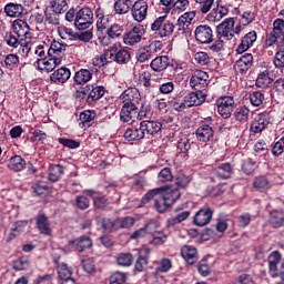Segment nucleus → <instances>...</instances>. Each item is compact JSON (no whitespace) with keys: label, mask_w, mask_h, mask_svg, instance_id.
<instances>
[{"label":"nucleus","mask_w":284,"mask_h":284,"mask_svg":"<svg viewBox=\"0 0 284 284\" xmlns=\"http://www.w3.org/2000/svg\"><path fill=\"white\" fill-rule=\"evenodd\" d=\"M48 60H43V65H44V70L47 72H52V70H54V68H57V65H61V58H57L53 55H48L47 57Z\"/></svg>","instance_id":"49"},{"label":"nucleus","mask_w":284,"mask_h":284,"mask_svg":"<svg viewBox=\"0 0 284 284\" xmlns=\"http://www.w3.org/2000/svg\"><path fill=\"white\" fill-rule=\"evenodd\" d=\"M17 50L22 57H29L30 51L32 50V43L30 41L22 40L20 41V45Z\"/></svg>","instance_id":"63"},{"label":"nucleus","mask_w":284,"mask_h":284,"mask_svg":"<svg viewBox=\"0 0 284 284\" xmlns=\"http://www.w3.org/2000/svg\"><path fill=\"white\" fill-rule=\"evenodd\" d=\"M94 73L88 69H80L74 73L73 85H85L92 81Z\"/></svg>","instance_id":"24"},{"label":"nucleus","mask_w":284,"mask_h":284,"mask_svg":"<svg viewBox=\"0 0 284 284\" xmlns=\"http://www.w3.org/2000/svg\"><path fill=\"white\" fill-rule=\"evenodd\" d=\"M94 23V13L92 9L83 7L77 11L75 28L77 30H88Z\"/></svg>","instance_id":"7"},{"label":"nucleus","mask_w":284,"mask_h":284,"mask_svg":"<svg viewBox=\"0 0 284 284\" xmlns=\"http://www.w3.org/2000/svg\"><path fill=\"white\" fill-rule=\"evenodd\" d=\"M250 101L251 105L258 108L260 105H263V102L265 101V94L262 91H253L250 93Z\"/></svg>","instance_id":"51"},{"label":"nucleus","mask_w":284,"mask_h":284,"mask_svg":"<svg viewBox=\"0 0 284 284\" xmlns=\"http://www.w3.org/2000/svg\"><path fill=\"white\" fill-rule=\"evenodd\" d=\"M93 65L95 68H103L108 65V63H112V51L106 50L102 54L97 55L95 58L92 59Z\"/></svg>","instance_id":"36"},{"label":"nucleus","mask_w":284,"mask_h":284,"mask_svg":"<svg viewBox=\"0 0 284 284\" xmlns=\"http://www.w3.org/2000/svg\"><path fill=\"white\" fill-rule=\"evenodd\" d=\"M13 29L16 30V34H21V31L24 37L30 34V24L21 19L13 21Z\"/></svg>","instance_id":"43"},{"label":"nucleus","mask_w":284,"mask_h":284,"mask_svg":"<svg viewBox=\"0 0 284 284\" xmlns=\"http://www.w3.org/2000/svg\"><path fill=\"white\" fill-rule=\"evenodd\" d=\"M174 175H172V169L164 168L158 174V183H172Z\"/></svg>","instance_id":"50"},{"label":"nucleus","mask_w":284,"mask_h":284,"mask_svg":"<svg viewBox=\"0 0 284 284\" xmlns=\"http://www.w3.org/2000/svg\"><path fill=\"white\" fill-rule=\"evenodd\" d=\"M152 201H154L153 207L159 214H164V212H168L169 207H172L171 204L163 196H158Z\"/></svg>","instance_id":"41"},{"label":"nucleus","mask_w":284,"mask_h":284,"mask_svg":"<svg viewBox=\"0 0 284 284\" xmlns=\"http://www.w3.org/2000/svg\"><path fill=\"white\" fill-rule=\"evenodd\" d=\"M207 85H210V75L203 70H195L190 79V87L195 92L207 94Z\"/></svg>","instance_id":"4"},{"label":"nucleus","mask_w":284,"mask_h":284,"mask_svg":"<svg viewBox=\"0 0 284 284\" xmlns=\"http://www.w3.org/2000/svg\"><path fill=\"white\" fill-rule=\"evenodd\" d=\"M124 139L125 141H142V139H145L141 124L128 128L124 132Z\"/></svg>","instance_id":"27"},{"label":"nucleus","mask_w":284,"mask_h":284,"mask_svg":"<svg viewBox=\"0 0 284 284\" xmlns=\"http://www.w3.org/2000/svg\"><path fill=\"white\" fill-rule=\"evenodd\" d=\"M196 17V11H187L185 13H183L179 19H178V26H179V30H185V26L187 28V26H190V23H192V21H194V18Z\"/></svg>","instance_id":"40"},{"label":"nucleus","mask_w":284,"mask_h":284,"mask_svg":"<svg viewBox=\"0 0 284 284\" xmlns=\"http://www.w3.org/2000/svg\"><path fill=\"white\" fill-rule=\"evenodd\" d=\"M71 75L72 72L70 71V69L62 67L60 69H57L50 75V81L51 83H55L57 85H63V83H67L70 80Z\"/></svg>","instance_id":"19"},{"label":"nucleus","mask_w":284,"mask_h":284,"mask_svg":"<svg viewBox=\"0 0 284 284\" xmlns=\"http://www.w3.org/2000/svg\"><path fill=\"white\" fill-rule=\"evenodd\" d=\"M193 221L195 225L203 227L204 225H207L210 221H212V214H195Z\"/></svg>","instance_id":"57"},{"label":"nucleus","mask_w":284,"mask_h":284,"mask_svg":"<svg viewBox=\"0 0 284 284\" xmlns=\"http://www.w3.org/2000/svg\"><path fill=\"white\" fill-rule=\"evenodd\" d=\"M143 37H145V28L142 24H136L124 33L123 41L125 45H136L143 41Z\"/></svg>","instance_id":"10"},{"label":"nucleus","mask_w":284,"mask_h":284,"mask_svg":"<svg viewBox=\"0 0 284 284\" xmlns=\"http://www.w3.org/2000/svg\"><path fill=\"white\" fill-rule=\"evenodd\" d=\"M169 65H170V58L168 55L156 57L151 61V64H150L153 72H163L168 70Z\"/></svg>","instance_id":"30"},{"label":"nucleus","mask_w":284,"mask_h":284,"mask_svg":"<svg viewBox=\"0 0 284 284\" xmlns=\"http://www.w3.org/2000/svg\"><path fill=\"white\" fill-rule=\"evenodd\" d=\"M278 41H284V20L281 18L273 21V30L266 36L265 47L272 48V45H276Z\"/></svg>","instance_id":"5"},{"label":"nucleus","mask_w":284,"mask_h":284,"mask_svg":"<svg viewBox=\"0 0 284 284\" xmlns=\"http://www.w3.org/2000/svg\"><path fill=\"white\" fill-rule=\"evenodd\" d=\"M214 120L212 118H205L199 122V126L195 130V139L200 143H212L214 141Z\"/></svg>","instance_id":"2"},{"label":"nucleus","mask_w":284,"mask_h":284,"mask_svg":"<svg viewBox=\"0 0 284 284\" xmlns=\"http://www.w3.org/2000/svg\"><path fill=\"white\" fill-rule=\"evenodd\" d=\"M273 121L274 119L271 112L265 111L258 113L251 122L250 131L253 132V134H261L263 130H267L268 125H272Z\"/></svg>","instance_id":"6"},{"label":"nucleus","mask_w":284,"mask_h":284,"mask_svg":"<svg viewBox=\"0 0 284 284\" xmlns=\"http://www.w3.org/2000/svg\"><path fill=\"white\" fill-rule=\"evenodd\" d=\"M111 52V63L115 61L119 65H128L130 63L132 55L126 49H119L116 45L110 47Z\"/></svg>","instance_id":"12"},{"label":"nucleus","mask_w":284,"mask_h":284,"mask_svg":"<svg viewBox=\"0 0 284 284\" xmlns=\"http://www.w3.org/2000/svg\"><path fill=\"white\" fill-rule=\"evenodd\" d=\"M131 12L134 21L141 23L148 18V2L145 0H138L131 6Z\"/></svg>","instance_id":"13"},{"label":"nucleus","mask_w":284,"mask_h":284,"mask_svg":"<svg viewBox=\"0 0 284 284\" xmlns=\"http://www.w3.org/2000/svg\"><path fill=\"white\" fill-rule=\"evenodd\" d=\"M258 39V36L256 34V31H250L241 39V43L237 45L235 52L237 54H243L244 52H247L254 43H256V40Z\"/></svg>","instance_id":"15"},{"label":"nucleus","mask_w":284,"mask_h":284,"mask_svg":"<svg viewBox=\"0 0 284 284\" xmlns=\"http://www.w3.org/2000/svg\"><path fill=\"white\" fill-rule=\"evenodd\" d=\"M128 276L125 273L122 272H115L110 277V284H123L125 283Z\"/></svg>","instance_id":"64"},{"label":"nucleus","mask_w":284,"mask_h":284,"mask_svg":"<svg viewBox=\"0 0 284 284\" xmlns=\"http://www.w3.org/2000/svg\"><path fill=\"white\" fill-rule=\"evenodd\" d=\"M142 128V132L144 133V138L150 139V136H154V134H159L161 132L163 124L159 121L154 120H143L140 122Z\"/></svg>","instance_id":"14"},{"label":"nucleus","mask_w":284,"mask_h":284,"mask_svg":"<svg viewBox=\"0 0 284 284\" xmlns=\"http://www.w3.org/2000/svg\"><path fill=\"white\" fill-rule=\"evenodd\" d=\"M206 98H207V93H202L199 91L191 92L184 97L187 108L202 105L203 103H205Z\"/></svg>","instance_id":"23"},{"label":"nucleus","mask_w":284,"mask_h":284,"mask_svg":"<svg viewBox=\"0 0 284 284\" xmlns=\"http://www.w3.org/2000/svg\"><path fill=\"white\" fill-rule=\"evenodd\" d=\"M242 170L245 172V174H252L254 170H256V161H254L252 158H247L242 163Z\"/></svg>","instance_id":"61"},{"label":"nucleus","mask_w":284,"mask_h":284,"mask_svg":"<svg viewBox=\"0 0 284 284\" xmlns=\"http://www.w3.org/2000/svg\"><path fill=\"white\" fill-rule=\"evenodd\" d=\"M59 34L61 39H65L67 41H77L79 38V33L74 32V30L68 27H62L59 31Z\"/></svg>","instance_id":"52"},{"label":"nucleus","mask_w":284,"mask_h":284,"mask_svg":"<svg viewBox=\"0 0 284 284\" xmlns=\"http://www.w3.org/2000/svg\"><path fill=\"white\" fill-rule=\"evenodd\" d=\"M272 78H270V73L264 71L257 75L256 85L257 88H268L272 85Z\"/></svg>","instance_id":"53"},{"label":"nucleus","mask_w":284,"mask_h":284,"mask_svg":"<svg viewBox=\"0 0 284 284\" xmlns=\"http://www.w3.org/2000/svg\"><path fill=\"white\" fill-rule=\"evenodd\" d=\"M225 192V187L223 185L209 186L205 191L206 196H211V199H216V196H221Z\"/></svg>","instance_id":"59"},{"label":"nucleus","mask_w":284,"mask_h":284,"mask_svg":"<svg viewBox=\"0 0 284 284\" xmlns=\"http://www.w3.org/2000/svg\"><path fill=\"white\" fill-rule=\"evenodd\" d=\"M151 57H154V45L152 44L140 48L135 54V59L139 63H145V61H150Z\"/></svg>","instance_id":"33"},{"label":"nucleus","mask_w":284,"mask_h":284,"mask_svg":"<svg viewBox=\"0 0 284 284\" xmlns=\"http://www.w3.org/2000/svg\"><path fill=\"white\" fill-rule=\"evenodd\" d=\"M194 61L197 65H207L210 63V55L207 52L199 51L194 54Z\"/></svg>","instance_id":"62"},{"label":"nucleus","mask_w":284,"mask_h":284,"mask_svg":"<svg viewBox=\"0 0 284 284\" xmlns=\"http://www.w3.org/2000/svg\"><path fill=\"white\" fill-rule=\"evenodd\" d=\"M235 120L240 123H247L250 119V109L246 105L239 106L234 112Z\"/></svg>","instance_id":"44"},{"label":"nucleus","mask_w":284,"mask_h":284,"mask_svg":"<svg viewBox=\"0 0 284 284\" xmlns=\"http://www.w3.org/2000/svg\"><path fill=\"white\" fill-rule=\"evenodd\" d=\"M87 103H94V101H99L105 95V87L103 85L89 84L87 85Z\"/></svg>","instance_id":"21"},{"label":"nucleus","mask_w":284,"mask_h":284,"mask_svg":"<svg viewBox=\"0 0 284 284\" xmlns=\"http://www.w3.org/2000/svg\"><path fill=\"white\" fill-rule=\"evenodd\" d=\"M48 52H49V44L45 41H43L37 45L34 54L39 57V61H45V59H48Z\"/></svg>","instance_id":"55"},{"label":"nucleus","mask_w":284,"mask_h":284,"mask_svg":"<svg viewBox=\"0 0 284 284\" xmlns=\"http://www.w3.org/2000/svg\"><path fill=\"white\" fill-rule=\"evenodd\" d=\"M135 220L132 216H125L123 219H118V230H128L134 225Z\"/></svg>","instance_id":"60"},{"label":"nucleus","mask_w":284,"mask_h":284,"mask_svg":"<svg viewBox=\"0 0 284 284\" xmlns=\"http://www.w3.org/2000/svg\"><path fill=\"white\" fill-rule=\"evenodd\" d=\"M69 246L77 252H84V250H90V247H92V240L88 236H82L80 240L70 241Z\"/></svg>","instance_id":"31"},{"label":"nucleus","mask_w":284,"mask_h":284,"mask_svg":"<svg viewBox=\"0 0 284 284\" xmlns=\"http://www.w3.org/2000/svg\"><path fill=\"white\" fill-rule=\"evenodd\" d=\"M63 174L64 170L63 166H61V164L51 165L49 168L48 179L49 181H51V183H57V181H59V179H61Z\"/></svg>","instance_id":"38"},{"label":"nucleus","mask_w":284,"mask_h":284,"mask_svg":"<svg viewBox=\"0 0 284 284\" xmlns=\"http://www.w3.org/2000/svg\"><path fill=\"white\" fill-rule=\"evenodd\" d=\"M217 112L222 119H230L232 112H234V97L223 95L215 102Z\"/></svg>","instance_id":"9"},{"label":"nucleus","mask_w":284,"mask_h":284,"mask_svg":"<svg viewBox=\"0 0 284 284\" xmlns=\"http://www.w3.org/2000/svg\"><path fill=\"white\" fill-rule=\"evenodd\" d=\"M49 10L63 14L68 11V1L67 0H50Z\"/></svg>","instance_id":"42"},{"label":"nucleus","mask_w":284,"mask_h":284,"mask_svg":"<svg viewBox=\"0 0 284 284\" xmlns=\"http://www.w3.org/2000/svg\"><path fill=\"white\" fill-rule=\"evenodd\" d=\"M194 37L197 43L207 44L214 41V31L207 24H200L194 30Z\"/></svg>","instance_id":"11"},{"label":"nucleus","mask_w":284,"mask_h":284,"mask_svg":"<svg viewBox=\"0 0 284 284\" xmlns=\"http://www.w3.org/2000/svg\"><path fill=\"white\" fill-rule=\"evenodd\" d=\"M116 263L122 267H130L134 263V256L131 253H120L116 256Z\"/></svg>","instance_id":"47"},{"label":"nucleus","mask_w":284,"mask_h":284,"mask_svg":"<svg viewBox=\"0 0 284 284\" xmlns=\"http://www.w3.org/2000/svg\"><path fill=\"white\" fill-rule=\"evenodd\" d=\"M49 51L47 52L48 57H55V59H60L62 61L63 57H65V49L68 44L61 43L57 40H48Z\"/></svg>","instance_id":"18"},{"label":"nucleus","mask_w":284,"mask_h":284,"mask_svg":"<svg viewBox=\"0 0 284 284\" xmlns=\"http://www.w3.org/2000/svg\"><path fill=\"white\" fill-rule=\"evenodd\" d=\"M234 18H226L216 27L217 39L232 41L234 39Z\"/></svg>","instance_id":"8"},{"label":"nucleus","mask_w":284,"mask_h":284,"mask_svg":"<svg viewBox=\"0 0 284 284\" xmlns=\"http://www.w3.org/2000/svg\"><path fill=\"white\" fill-rule=\"evenodd\" d=\"M61 13L53 11L52 9H47L44 11V19L47 21V23H49L50 26H59L61 18H60Z\"/></svg>","instance_id":"46"},{"label":"nucleus","mask_w":284,"mask_h":284,"mask_svg":"<svg viewBox=\"0 0 284 284\" xmlns=\"http://www.w3.org/2000/svg\"><path fill=\"white\" fill-rule=\"evenodd\" d=\"M106 34L109 39H121V37H123V26L116 23L112 24L106 29Z\"/></svg>","instance_id":"48"},{"label":"nucleus","mask_w":284,"mask_h":284,"mask_svg":"<svg viewBox=\"0 0 284 284\" xmlns=\"http://www.w3.org/2000/svg\"><path fill=\"white\" fill-rule=\"evenodd\" d=\"M132 10V0H118L114 3L115 14H128Z\"/></svg>","instance_id":"39"},{"label":"nucleus","mask_w":284,"mask_h":284,"mask_svg":"<svg viewBox=\"0 0 284 284\" xmlns=\"http://www.w3.org/2000/svg\"><path fill=\"white\" fill-rule=\"evenodd\" d=\"M24 10L21 3L9 2L4 6V13L12 19L21 17Z\"/></svg>","instance_id":"32"},{"label":"nucleus","mask_w":284,"mask_h":284,"mask_svg":"<svg viewBox=\"0 0 284 284\" xmlns=\"http://www.w3.org/2000/svg\"><path fill=\"white\" fill-rule=\"evenodd\" d=\"M150 258V248L143 246L139 250V257L135 262L136 272H143L148 267V261Z\"/></svg>","instance_id":"28"},{"label":"nucleus","mask_w":284,"mask_h":284,"mask_svg":"<svg viewBox=\"0 0 284 284\" xmlns=\"http://www.w3.org/2000/svg\"><path fill=\"white\" fill-rule=\"evenodd\" d=\"M122 103L139 105L141 101V92L136 88H128L120 95Z\"/></svg>","instance_id":"17"},{"label":"nucleus","mask_w":284,"mask_h":284,"mask_svg":"<svg viewBox=\"0 0 284 284\" xmlns=\"http://www.w3.org/2000/svg\"><path fill=\"white\" fill-rule=\"evenodd\" d=\"M283 258V255H281V252L273 251L267 258L268 263V274L272 278H278V263L281 264V260Z\"/></svg>","instance_id":"16"},{"label":"nucleus","mask_w":284,"mask_h":284,"mask_svg":"<svg viewBox=\"0 0 284 284\" xmlns=\"http://www.w3.org/2000/svg\"><path fill=\"white\" fill-rule=\"evenodd\" d=\"M2 39L11 52L19 50V45H21V41L23 40L21 39V33H13L12 31H7Z\"/></svg>","instance_id":"20"},{"label":"nucleus","mask_w":284,"mask_h":284,"mask_svg":"<svg viewBox=\"0 0 284 284\" xmlns=\"http://www.w3.org/2000/svg\"><path fill=\"white\" fill-rule=\"evenodd\" d=\"M30 267V258L27 256H22L13 261V270L16 272H23V270H28Z\"/></svg>","instance_id":"54"},{"label":"nucleus","mask_w":284,"mask_h":284,"mask_svg":"<svg viewBox=\"0 0 284 284\" xmlns=\"http://www.w3.org/2000/svg\"><path fill=\"white\" fill-rule=\"evenodd\" d=\"M20 59L19 55L16 53H9L4 57V60L1 62V65L6 70H17L19 68Z\"/></svg>","instance_id":"35"},{"label":"nucleus","mask_w":284,"mask_h":284,"mask_svg":"<svg viewBox=\"0 0 284 284\" xmlns=\"http://www.w3.org/2000/svg\"><path fill=\"white\" fill-rule=\"evenodd\" d=\"M8 168L12 172H21V170L26 169V161L21 155H13L8 160Z\"/></svg>","instance_id":"37"},{"label":"nucleus","mask_w":284,"mask_h":284,"mask_svg":"<svg viewBox=\"0 0 284 284\" xmlns=\"http://www.w3.org/2000/svg\"><path fill=\"white\" fill-rule=\"evenodd\" d=\"M163 196L171 206L181 199V191L179 189H172L168 185L159 186L155 189L149 190L141 199L139 207H145L153 199Z\"/></svg>","instance_id":"1"},{"label":"nucleus","mask_w":284,"mask_h":284,"mask_svg":"<svg viewBox=\"0 0 284 284\" xmlns=\"http://www.w3.org/2000/svg\"><path fill=\"white\" fill-rule=\"evenodd\" d=\"M181 256L186 261L189 265H194L199 261V251L192 245H184L181 248Z\"/></svg>","instance_id":"25"},{"label":"nucleus","mask_w":284,"mask_h":284,"mask_svg":"<svg viewBox=\"0 0 284 284\" xmlns=\"http://www.w3.org/2000/svg\"><path fill=\"white\" fill-rule=\"evenodd\" d=\"M230 14V9L225 6H219L210 11L206 19L211 23H216L223 19V17H227Z\"/></svg>","instance_id":"26"},{"label":"nucleus","mask_w":284,"mask_h":284,"mask_svg":"<svg viewBox=\"0 0 284 284\" xmlns=\"http://www.w3.org/2000/svg\"><path fill=\"white\" fill-rule=\"evenodd\" d=\"M174 22L168 20V16L158 17L151 24L152 32H154V34L161 39L170 38L172 34H174Z\"/></svg>","instance_id":"3"},{"label":"nucleus","mask_w":284,"mask_h":284,"mask_svg":"<svg viewBox=\"0 0 284 284\" xmlns=\"http://www.w3.org/2000/svg\"><path fill=\"white\" fill-rule=\"evenodd\" d=\"M37 226L40 234H43L44 236L52 235V227H50V221H48L45 215H39L37 217Z\"/></svg>","instance_id":"34"},{"label":"nucleus","mask_w":284,"mask_h":284,"mask_svg":"<svg viewBox=\"0 0 284 284\" xmlns=\"http://www.w3.org/2000/svg\"><path fill=\"white\" fill-rule=\"evenodd\" d=\"M176 148L180 154H184V156H187V152L192 150V142H190L187 136H182L178 140Z\"/></svg>","instance_id":"45"},{"label":"nucleus","mask_w":284,"mask_h":284,"mask_svg":"<svg viewBox=\"0 0 284 284\" xmlns=\"http://www.w3.org/2000/svg\"><path fill=\"white\" fill-rule=\"evenodd\" d=\"M110 205V200L105 195L93 197V206L95 210H105Z\"/></svg>","instance_id":"58"},{"label":"nucleus","mask_w":284,"mask_h":284,"mask_svg":"<svg viewBox=\"0 0 284 284\" xmlns=\"http://www.w3.org/2000/svg\"><path fill=\"white\" fill-rule=\"evenodd\" d=\"M273 63L278 70L284 68V47L277 45V51L274 55Z\"/></svg>","instance_id":"56"},{"label":"nucleus","mask_w":284,"mask_h":284,"mask_svg":"<svg viewBox=\"0 0 284 284\" xmlns=\"http://www.w3.org/2000/svg\"><path fill=\"white\" fill-rule=\"evenodd\" d=\"M214 174L217 179H222L223 181H225L227 179H232V174H234V169L230 163H222L214 169Z\"/></svg>","instance_id":"29"},{"label":"nucleus","mask_w":284,"mask_h":284,"mask_svg":"<svg viewBox=\"0 0 284 284\" xmlns=\"http://www.w3.org/2000/svg\"><path fill=\"white\" fill-rule=\"evenodd\" d=\"M136 105L138 104L123 103L121 112H120V120L123 123L132 122V119H134V115H136L139 112V108Z\"/></svg>","instance_id":"22"}]
</instances>
